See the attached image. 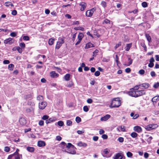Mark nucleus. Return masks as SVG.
<instances>
[{"label":"nucleus","mask_w":159,"mask_h":159,"mask_svg":"<svg viewBox=\"0 0 159 159\" xmlns=\"http://www.w3.org/2000/svg\"><path fill=\"white\" fill-rule=\"evenodd\" d=\"M152 127L153 129H154L157 128L158 127V125L156 124H151Z\"/></svg>","instance_id":"obj_58"},{"label":"nucleus","mask_w":159,"mask_h":159,"mask_svg":"<svg viewBox=\"0 0 159 159\" xmlns=\"http://www.w3.org/2000/svg\"><path fill=\"white\" fill-rule=\"evenodd\" d=\"M54 39L52 38L50 39L48 41L49 44L50 45H52L54 43Z\"/></svg>","instance_id":"obj_30"},{"label":"nucleus","mask_w":159,"mask_h":159,"mask_svg":"<svg viewBox=\"0 0 159 159\" xmlns=\"http://www.w3.org/2000/svg\"><path fill=\"white\" fill-rule=\"evenodd\" d=\"M57 120L56 118L55 117H52L50 118L48 120H46V123L47 124L56 121Z\"/></svg>","instance_id":"obj_8"},{"label":"nucleus","mask_w":159,"mask_h":159,"mask_svg":"<svg viewBox=\"0 0 159 159\" xmlns=\"http://www.w3.org/2000/svg\"><path fill=\"white\" fill-rule=\"evenodd\" d=\"M149 84L148 83H145L139 85L141 87H142L143 88L142 89H148L149 86Z\"/></svg>","instance_id":"obj_12"},{"label":"nucleus","mask_w":159,"mask_h":159,"mask_svg":"<svg viewBox=\"0 0 159 159\" xmlns=\"http://www.w3.org/2000/svg\"><path fill=\"white\" fill-rule=\"evenodd\" d=\"M128 61H129L126 64H125V65L127 66H129L132 64L133 62V59H131L130 57H128Z\"/></svg>","instance_id":"obj_21"},{"label":"nucleus","mask_w":159,"mask_h":159,"mask_svg":"<svg viewBox=\"0 0 159 159\" xmlns=\"http://www.w3.org/2000/svg\"><path fill=\"white\" fill-rule=\"evenodd\" d=\"M66 152L72 154H76L75 151L73 149H67V151Z\"/></svg>","instance_id":"obj_19"},{"label":"nucleus","mask_w":159,"mask_h":159,"mask_svg":"<svg viewBox=\"0 0 159 159\" xmlns=\"http://www.w3.org/2000/svg\"><path fill=\"white\" fill-rule=\"evenodd\" d=\"M34 108L33 107H32L31 108H27L26 111L27 112H33L34 111Z\"/></svg>","instance_id":"obj_33"},{"label":"nucleus","mask_w":159,"mask_h":159,"mask_svg":"<svg viewBox=\"0 0 159 159\" xmlns=\"http://www.w3.org/2000/svg\"><path fill=\"white\" fill-rule=\"evenodd\" d=\"M146 37L149 43H150L152 41L151 38L149 35L146 34H145Z\"/></svg>","instance_id":"obj_23"},{"label":"nucleus","mask_w":159,"mask_h":159,"mask_svg":"<svg viewBox=\"0 0 159 159\" xmlns=\"http://www.w3.org/2000/svg\"><path fill=\"white\" fill-rule=\"evenodd\" d=\"M37 99L38 100H43V97L42 96L39 95L37 97Z\"/></svg>","instance_id":"obj_48"},{"label":"nucleus","mask_w":159,"mask_h":159,"mask_svg":"<svg viewBox=\"0 0 159 159\" xmlns=\"http://www.w3.org/2000/svg\"><path fill=\"white\" fill-rule=\"evenodd\" d=\"M49 118V116L47 115H44L42 118V119L44 120H47Z\"/></svg>","instance_id":"obj_40"},{"label":"nucleus","mask_w":159,"mask_h":159,"mask_svg":"<svg viewBox=\"0 0 159 159\" xmlns=\"http://www.w3.org/2000/svg\"><path fill=\"white\" fill-rule=\"evenodd\" d=\"M146 129L148 130L153 129L151 124L149 125L146 127Z\"/></svg>","instance_id":"obj_31"},{"label":"nucleus","mask_w":159,"mask_h":159,"mask_svg":"<svg viewBox=\"0 0 159 159\" xmlns=\"http://www.w3.org/2000/svg\"><path fill=\"white\" fill-rule=\"evenodd\" d=\"M7 159H14V155L12 154L9 155Z\"/></svg>","instance_id":"obj_43"},{"label":"nucleus","mask_w":159,"mask_h":159,"mask_svg":"<svg viewBox=\"0 0 159 159\" xmlns=\"http://www.w3.org/2000/svg\"><path fill=\"white\" fill-rule=\"evenodd\" d=\"M137 97L146 94V91L144 90L136 91Z\"/></svg>","instance_id":"obj_7"},{"label":"nucleus","mask_w":159,"mask_h":159,"mask_svg":"<svg viewBox=\"0 0 159 159\" xmlns=\"http://www.w3.org/2000/svg\"><path fill=\"white\" fill-rule=\"evenodd\" d=\"M73 83L72 81H70L67 83L66 86L68 87H71L73 85Z\"/></svg>","instance_id":"obj_27"},{"label":"nucleus","mask_w":159,"mask_h":159,"mask_svg":"<svg viewBox=\"0 0 159 159\" xmlns=\"http://www.w3.org/2000/svg\"><path fill=\"white\" fill-rule=\"evenodd\" d=\"M132 46V43L127 44L125 47V50L128 51Z\"/></svg>","instance_id":"obj_24"},{"label":"nucleus","mask_w":159,"mask_h":159,"mask_svg":"<svg viewBox=\"0 0 159 159\" xmlns=\"http://www.w3.org/2000/svg\"><path fill=\"white\" fill-rule=\"evenodd\" d=\"M17 50L18 52L19 53H21L22 52V50L21 48H20V47H18Z\"/></svg>","instance_id":"obj_61"},{"label":"nucleus","mask_w":159,"mask_h":159,"mask_svg":"<svg viewBox=\"0 0 159 159\" xmlns=\"http://www.w3.org/2000/svg\"><path fill=\"white\" fill-rule=\"evenodd\" d=\"M14 41L13 39L9 38L5 39L4 41V43L6 44H11L14 42Z\"/></svg>","instance_id":"obj_6"},{"label":"nucleus","mask_w":159,"mask_h":159,"mask_svg":"<svg viewBox=\"0 0 159 159\" xmlns=\"http://www.w3.org/2000/svg\"><path fill=\"white\" fill-rule=\"evenodd\" d=\"M94 47V46L93 45L92 43H88L86 44L84 48L85 49H87L89 48L93 47Z\"/></svg>","instance_id":"obj_18"},{"label":"nucleus","mask_w":159,"mask_h":159,"mask_svg":"<svg viewBox=\"0 0 159 159\" xmlns=\"http://www.w3.org/2000/svg\"><path fill=\"white\" fill-rule=\"evenodd\" d=\"M81 6L80 10L81 11H83L85 8L86 6V4L85 2H82L80 4Z\"/></svg>","instance_id":"obj_16"},{"label":"nucleus","mask_w":159,"mask_h":159,"mask_svg":"<svg viewBox=\"0 0 159 159\" xmlns=\"http://www.w3.org/2000/svg\"><path fill=\"white\" fill-rule=\"evenodd\" d=\"M84 37V34L81 33H80L79 34L78 36V41L77 42L75 43V45H77L79 44L81 42V41L82 40L83 38Z\"/></svg>","instance_id":"obj_4"},{"label":"nucleus","mask_w":159,"mask_h":159,"mask_svg":"<svg viewBox=\"0 0 159 159\" xmlns=\"http://www.w3.org/2000/svg\"><path fill=\"white\" fill-rule=\"evenodd\" d=\"M77 145L79 147H86L87 146V143H83L81 141H80L77 144Z\"/></svg>","instance_id":"obj_15"},{"label":"nucleus","mask_w":159,"mask_h":159,"mask_svg":"<svg viewBox=\"0 0 159 159\" xmlns=\"http://www.w3.org/2000/svg\"><path fill=\"white\" fill-rule=\"evenodd\" d=\"M17 14V12L16 10H13L11 12V14L15 16Z\"/></svg>","instance_id":"obj_60"},{"label":"nucleus","mask_w":159,"mask_h":159,"mask_svg":"<svg viewBox=\"0 0 159 159\" xmlns=\"http://www.w3.org/2000/svg\"><path fill=\"white\" fill-rule=\"evenodd\" d=\"M111 116L109 114H107L103 117L101 118L100 120L102 121H106Z\"/></svg>","instance_id":"obj_11"},{"label":"nucleus","mask_w":159,"mask_h":159,"mask_svg":"<svg viewBox=\"0 0 159 159\" xmlns=\"http://www.w3.org/2000/svg\"><path fill=\"white\" fill-rule=\"evenodd\" d=\"M100 74V73L99 71H96L94 73V75L96 76H99Z\"/></svg>","instance_id":"obj_63"},{"label":"nucleus","mask_w":159,"mask_h":159,"mask_svg":"<svg viewBox=\"0 0 159 159\" xmlns=\"http://www.w3.org/2000/svg\"><path fill=\"white\" fill-rule=\"evenodd\" d=\"M102 138L103 139H107L108 136L107 135L105 134H103L102 136Z\"/></svg>","instance_id":"obj_64"},{"label":"nucleus","mask_w":159,"mask_h":159,"mask_svg":"<svg viewBox=\"0 0 159 159\" xmlns=\"http://www.w3.org/2000/svg\"><path fill=\"white\" fill-rule=\"evenodd\" d=\"M74 29L76 30H80L82 31H84V28L80 26L78 27H75L74 28Z\"/></svg>","instance_id":"obj_25"},{"label":"nucleus","mask_w":159,"mask_h":159,"mask_svg":"<svg viewBox=\"0 0 159 159\" xmlns=\"http://www.w3.org/2000/svg\"><path fill=\"white\" fill-rule=\"evenodd\" d=\"M118 140L120 142L122 143L124 141V138L121 137H119L118 139Z\"/></svg>","instance_id":"obj_53"},{"label":"nucleus","mask_w":159,"mask_h":159,"mask_svg":"<svg viewBox=\"0 0 159 159\" xmlns=\"http://www.w3.org/2000/svg\"><path fill=\"white\" fill-rule=\"evenodd\" d=\"M27 150L30 152H32L34 151V148L33 147H27Z\"/></svg>","instance_id":"obj_28"},{"label":"nucleus","mask_w":159,"mask_h":159,"mask_svg":"<svg viewBox=\"0 0 159 159\" xmlns=\"http://www.w3.org/2000/svg\"><path fill=\"white\" fill-rule=\"evenodd\" d=\"M142 5L143 7L145 8L147 7L148 4L147 2H144L142 3Z\"/></svg>","instance_id":"obj_39"},{"label":"nucleus","mask_w":159,"mask_h":159,"mask_svg":"<svg viewBox=\"0 0 159 159\" xmlns=\"http://www.w3.org/2000/svg\"><path fill=\"white\" fill-rule=\"evenodd\" d=\"M95 10V8H93L91 9L88 10L86 13V16L88 17L92 16Z\"/></svg>","instance_id":"obj_2"},{"label":"nucleus","mask_w":159,"mask_h":159,"mask_svg":"<svg viewBox=\"0 0 159 159\" xmlns=\"http://www.w3.org/2000/svg\"><path fill=\"white\" fill-rule=\"evenodd\" d=\"M45 145V143L42 141H39L38 142V146L39 147H43Z\"/></svg>","instance_id":"obj_17"},{"label":"nucleus","mask_w":159,"mask_h":159,"mask_svg":"<svg viewBox=\"0 0 159 159\" xmlns=\"http://www.w3.org/2000/svg\"><path fill=\"white\" fill-rule=\"evenodd\" d=\"M152 138L151 136L149 137L148 139H147V141L148 143L149 144H150L151 142V141L152 139Z\"/></svg>","instance_id":"obj_47"},{"label":"nucleus","mask_w":159,"mask_h":159,"mask_svg":"<svg viewBox=\"0 0 159 159\" xmlns=\"http://www.w3.org/2000/svg\"><path fill=\"white\" fill-rule=\"evenodd\" d=\"M10 148L8 147H5L4 148V150L5 151L8 152L10 151Z\"/></svg>","instance_id":"obj_54"},{"label":"nucleus","mask_w":159,"mask_h":159,"mask_svg":"<svg viewBox=\"0 0 159 159\" xmlns=\"http://www.w3.org/2000/svg\"><path fill=\"white\" fill-rule=\"evenodd\" d=\"M10 35L12 37H15L17 35V34L15 32H13L10 34Z\"/></svg>","instance_id":"obj_46"},{"label":"nucleus","mask_w":159,"mask_h":159,"mask_svg":"<svg viewBox=\"0 0 159 159\" xmlns=\"http://www.w3.org/2000/svg\"><path fill=\"white\" fill-rule=\"evenodd\" d=\"M47 105V103L46 102L42 101L39 103V108L41 110L44 109Z\"/></svg>","instance_id":"obj_5"},{"label":"nucleus","mask_w":159,"mask_h":159,"mask_svg":"<svg viewBox=\"0 0 159 159\" xmlns=\"http://www.w3.org/2000/svg\"><path fill=\"white\" fill-rule=\"evenodd\" d=\"M66 147L68 148V149H69L70 148H74V146L71 143H68L67 145L66 144Z\"/></svg>","instance_id":"obj_26"},{"label":"nucleus","mask_w":159,"mask_h":159,"mask_svg":"<svg viewBox=\"0 0 159 159\" xmlns=\"http://www.w3.org/2000/svg\"><path fill=\"white\" fill-rule=\"evenodd\" d=\"M28 104L29 105H30L33 107H34L35 106V103L34 102L32 101H29L28 102Z\"/></svg>","instance_id":"obj_41"},{"label":"nucleus","mask_w":159,"mask_h":159,"mask_svg":"<svg viewBox=\"0 0 159 159\" xmlns=\"http://www.w3.org/2000/svg\"><path fill=\"white\" fill-rule=\"evenodd\" d=\"M77 33H75L74 34H72L71 35L72 36V39L73 42L75 40V38L76 37V34Z\"/></svg>","instance_id":"obj_42"},{"label":"nucleus","mask_w":159,"mask_h":159,"mask_svg":"<svg viewBox=\"0 0 159 159\" xmlns=\"http://www.w3.org/2000/svg\"><path fill=\"white\" fill-rule=\"evenodd\" d=\"M57 125L60 126H62L64 125V123L62 121H59L57 122Z\"/></svg>","instance_id":"obj_38"},{"label":"nucleus","mask_w":159,"mask_h":159,"mask_svg":"<svg viewBox=\"0 0 159 159\" xmlns=\"http://www.w3.org/2000/svg\"><path fill=\"white\" fill-rule=\"evenodd\" d=\"M44 121L42 120H40L39 121V124L40 126H43L44 125Z\"/></svg>","instance_id":"obj_56"},{"label":"nucleus","mask_w":159,"mask_h":159,"mask_svg":"<svg viewBox=\"0 0 159 159\" xmlns=\"http://www.w3.org/2000/svg\"><path fill=\"white\" fill-rule=\"evenodd\" d=\"M125 157L122 152L117 153L114 158V159H125Z\"/></svg>","instance_id":"obj_3"},{"label":"nucleus","mask_w":159,"mask_h":159,"mask_svg":"<svg viewBox=\"0 0 159 159\" xmlns=\"http://www.w3.org/2000/svg\"><path fill=\"white\" fill-rule=\"evenodd\" d=\"M70 75L69 74H67L64 77V78L66 81H69L70 78Z\"/></svg>","instance_id":"obj_20"},{"label":"nucleus","mask_w":159,"mask_h":159,"mask_svg":"<svg viewBox=\"0 0 159 159\" xmlns=\"http://www.w3.org/2000/svg\"><path fill=\"white\" fill-rule=\"evenodd\" d=\"M145 73V71L143 69H141L139 71V73L141 75H143Z\"/></svg>","instance_id":"obj_49"},{"label":"nucleus","mask_w":159,"mask_h":159,"mask_svg":"<svg viewBox=\"0 0 159 159\" xmlns=\"http://www.w3.org/2000/svg\"><path fill=\"white\" fill-rule=\"evenodd\" d=\"M19 121L20 124L22 125H25L26 123V120L24 118H20Z\"/></svg>","instance_id":"obj_13"},{"label":"nucleus","mask_w":159,"mask_h":159,"mask_svg":"<svg viewBox=\"0 0 159 159\" xmlns=\"http://www.w3.org/2000/svg\"><path fill=\"white\" fill-rule=\"evenodd\" d=\"M134 130L138 132V133H140L142 131V129L140 126H137L134 127Z\"/></svg>","instance_id":"obj_9"},{"label":"nucleus","mask_w":159,"mask_h":159,"mask_svg":"<svg viewBox=\"0 0 159 159\" xmlns=\"http://www.w3.org/2000/svg\"><path fill=\"white\" fill-rule=\"evenodd\" d=\"M14 67V65L13 64H11L8 65V68L9 70H12Z\"/></svg>","instance_id":"obj_35"},{"label":"nucleus","mask_w":159,"mask_h":159,"mask_svg":"<svg viewBox=\"0 0 159 159\" xmlns=\"http://www.w3.org/2000/svg\"><path fill=\"white\" fill-rule=\"evenodd\" d=\"M23 39L24 40L28 41L30 39V38L28 36H25L23 37Z\"/></svg>","instance_id":"obj_50"},{"label":"nucleus","mask_w":159,"mask_h":159,"mask_svg":"<svg viewBox=\"0 0 159 159\" xmlns=\"http://www.w3.org/2000/svg\"><path fill=\"white\" fill-rule=\"evenodd\" d=\"M117 129L118 131H121L123 132H125V127L124 126H119Z\"/></svg>","instance_id":"obj_22"},{"label":"nucleus","mask_w":159,"mask_h":159,"mask_svg":"<svg viewBox=\"0 0 159 159\" xmlns=\"http://www.w3.org/2000/svg\"><path fill=\"white\" fill-rule=\"evenodd\" d=\"M139 87H141V86H140L139 85H136L135 86L134 88L132 89L133 90H137L139 89Z\"/></svg>","instance_id":"obj_57"},{"label":"nucleus","mask_w":159,"mask_h":159,"mask_svg":"<svg viewBox=\"0 0 159 159\" xmlns=\"http://www.w3.org/2000/svg\"><path fill=\"white\" fill-rule=\"evenodd\" d=\"M138 134L136 133L133 132L130 134V136L133 138H135L138 136Z\"/></svg>","instance_id":"obj_29"},{"label":"nucleus","mask_w":159,"mask_h":159,"mask_svg":"<svg viewBox=\"0 0 159 159\" xmlns=\"http://www.w3.org/2000/svg\"><path fill=\"white\" fill-rule=\"evenodd\" d=\"M126 155L128 157L132 158L133 154L131 152H128L126 153Z\"/></svg>","instance_id":"obj_36"},{"label":"nucleus","mask_w":159,"mask_h":159,"mask_svg":"<svg viewBox=\"0 0 159 159\" xmlns=\"http://www.w3.org/2000/svg\"><path fill=\"white\" fill-rule=\"evenodd\" d=\"M20 46L22 48H24L25 47V44L24 43H20Z\"/></svg>","instance_id":"obj_55"},{"label":"nucleus","mask_w":159,"mask_h":159,"mask_svg":"<svg viewBox=\"0 0 159 159\" xmlns=\"http://www.w3.org/2000/svg\"><path fill=\"white\" fill-rule=\"evenodd\" d=\"M129 95L133 97H137L136 91L133 90L128 92Z\"/></svg>","instance_id":"obj_14"},{"label":"nucleus","mask_w":159,"mask_h":159,"mask_svg":"<svg viewBox=\"0 0 159 159\" xmlns=\"http://www.w3.org/2000/svg\"><path fill=\"white\" fill-rule=\"evenodd\" d=\"M22 157V155L17 154L14 155V159H20Z\"/></svg>","instance_id":"obj_32"},{"label":"nucleus","mask_w":159,"mask_h":159,"mask_svg":"<svg viewBox=\"0 0 159 159\" xmlns=\"http://www.w3.org/2000/svg\"><path fill=\"white\" fill-rule=\"evenodd\" d=\"M61 44L60 43L58 42L57 43V44L55 47V48L57 49H59L61 46Z\"/></svg>","instance_id":"obj_37"},{"label":"nucleus","mask_w":159,"mask_h":159,"mask_svg":"<svg viewBox=\"0 0 159 159\" xmlns=\"http://www.w3.org/2000/svg\"><path fill=\"white\" fill-rule=\"evenodd\" d=\"M101 5L104 8H105L107 6V3L104 1H102L101 3Z\"/></svg>","instance_id":"obj_34"},{"label":"nucleus","mask_w":159,"mask_h":159,"mask_svg":"<svg viewBox=\"0 0 159 159\" xmlns=\"http://www.w3.org/2000/svg\"><path fill=\"white\" fill-rule=\"evenodd\" d=\"M54 68L56 69H57V70L58 72L59 73H60L61 71V70L60 68L58 67L54 66Z\"/></svg>","instance_id":"obj_62"},{"label":"nucleus","mask_w":159,"mask_h":159,"mask_svg":"<svg viewBox=\"0 0 159 159\" xmlns=\"http://www.w3.org/2000/svg\"><path fill=\"white\" fill-rule=\"evenodd\" d=\"M153 87L155 88H157L159 87V82L155 83L153 86Z\"/></svg>","instance_id":"obj_44"},{"label":"nucleus","mask_w":159,"mask_h":159,"mask_svg":"<svg viewBox=\"0 0 159 159\" xmlns=\"http://www.w3.org/2000/svg\"><path fill=\"white\" fill-rule=\"evenodd\" d=\"M50 75L52 78H57L59 75V74L56 73L55 71H52L50 73Z\"/></svg>","instance_id":"obj_10"},{"label":"nucleus","mask_w":159,"mask_h":159,"mask_svg":"<svg viewBox=\"0 0 159 159\" xmlns=\"http://www.w3.org/2000/svg\"><path fill=\"white\" fill-rule=\"evenodd\" d=\"M75 121H76V122L77 123H79V122H80L81 121V119L80 117H79L78 116H77V117H76V118Z\"/></svg>","instance_id":"obj_45"},{"label":"nucleus","mask_w":159,"mask_h":159,"mask_svg":"<svg viewBox=\"0 0 159 159\" xmlns=\"http://www.w3.org/2000/svg\"><path fill=\"white\" fill-rule=\"evenodd\" d=\"M83 110L85 112H87L89 111V108L87 106H84L83 107Z\"/></svg>","instance_id":"obj_52"},{"label":"nucleus","mask_w":159,"mask_h":159,"mask_svg":"<svg viewBox=\"0 0 159 159\" xmlns=\"http://www.w3.org/2000/svg\"><path fill=\"white\" fill-rule=\"evenodd\" d=\"M58 42L60 43L61 44H62L64 43V39L63 38H61L60 39V41Z\"/></svg>","instance_id":"obj_59"},{"label":"nucleus","mask_w":159,"mask_h":159,"mask_svg":"<svg viewBox=\"0 0 159 159\" xmlns=\"http://www.w3.org/2000/svg\"><path fill=\"white\" fill-rule=\"evenodd\" d=\"M72 124V122L70 120H67L66 121V125L68 126H70Z\"/></svg>","instance_id":"obj_51"},{"label":"nucleus","mask_w":159,"mask_h":159,"mask_svg":"<svg viewBox=\"0 0 159 159\" xmlns=\"http://www.w3.org/2000/svg\"><path fill=\"white\" fill-rule=\"evenodd\" d=\"M118 100V98H115L113 100L112 103V107H118L120 105V101Z\"/></svg>","instance_id":"obj_1"}]
</instances>
